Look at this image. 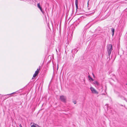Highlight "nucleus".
I'll list each match as a JSON object with an SVG mask.
<instances>
[{
  "label": "nucleus",
  "instance_id": "1",
  "mask_svg": "<svg viewBox=\"0 0 127 127\" xmlns=\"http://www.w3.org/2000/svg\"><path fill=\"white\" fill-rule=\"evenodd\" d=\"M112 49V45L111 44H109L107 48V50L109 57L111 54Z\"/></svg>",
  "mask_w": 127,
  "mask_h": 127
},
{
  "label": "nucleus",
  "instance_id": "2",
  "mask_svg": "<svg viewBox=\"0 0 127 127\" xmlns=\"http://www.w3.org/2000/svg\"><path fill=\"white\" fill-rule=\"evenodd\" d=\"M60 99L63 102H65L66 101V97L64 95L60 96Z\"/></svg>",
  "mask_w": 127,
  "mask_h": 127
},
{
  "label": "nucleus",
  "instance_id": "3",
  "mask_svg": "<svg viewBox=\"0 0 127 127\" xmlns=\"http://www.w3.org/2000/svg\"><path fill=\"white\" fill-rule=\"evenodd\" d=\"M91 91L92 93L94 94H98V93L97 92L96 90L93 88L91 87L90 88Z\"/></svg>",
  "mask_w": 127,
  "mask_h": 127
},
{
  "label": "nucleus",
  "instance_id": "4",
  "mask_svg": "<svg viewBox=\"0 0 127 127\" xmlns=\"http://www.w3.org/2000/svg\"><path fill=\"white\" fill-rule=\"evenodd\" d=\"M111 30L112 31V36H113L114 35V34L115 32V29L113 28H111Z\"/></svg>",
  "mask_w": 127,
  "mask_h": 127
},
{
  "label": "nucleus",
  "instance_id": "5",
  "mask_svg": "<svg viewBox=\"0 0 127 127\" xmlns=\"http://www.w3.org/2000/svg\"><path fill=\"white\" fill-rule=\"evenodd\" d=\"M78 0H76L75 1V4L76 5V9H77L78 8Z\"/></svg>",
  "mask_w": 127,
  "mask_h": 127
},
{
  "label": "nucleus",
  "instance_id": "6",
  "mask_svg": "<svg viewBox=\"0 0 127 127\" xmlns=\"http://www.w3.org/2000/svg\"><path fill=\"white\" fill-rule=\"evenodd\" d=\"M94 84H96L97 85H99V83L96 81H94Z\"/></svg>",
  "mask_w": 127,
  "mask_h": 127
},
{
  "label": "nucleus",
  "instance_id": "7",
  "mask_svg": "<svg viewBox=\"0 0 127 127\" xmlns=\"http://www.w3.org/2000/svg\"><path fill=\"white\" fill-rule=\"evenodd\" d=\"M38 73L39 69H37V70L36 71H35L34 73L35 74H36V75H37L38 74Z\"/></svg>",
  "mask_w": 127,
  "mask_h": 127
},
{
  "label": "nucleus",
  "instance_id": "8",
  "mask_svg": "<svg viewBox=\"0 0 127 127\" xmlns=\"http://www.w3.org/2000/svg\"><path fill=\"white\" fill-rule=\"evenodd\" d=\"M88 77L89 78V80H90V79H91L92 80V81H93L94 80L93 78H91L90 75H89L88 76Z\"/></svg>",
  "mask_w": 127,
  "mask_h": 127
},
{
  "label": "nucleus",
  "instance_id": "9",
  "mask_svg": "<svg viewBox=\"0 0 127 127\" xmlns=\"http://www.w3.org/2000/svg\"><path fill=\"white\" fill-rule=\"evenodd\" d=\"M39 8L40 9L41 11L44 14V12H43V11L42 10V8L41 7H40V8Z\"/></svg>",
  "mask_w": 127,
  "mask_h": 127
},
{
  "label": "nucleus",
  "instance_id": "10",
  "mask_svg": "<svg viewBox=\"0 0 127 127\" xmlns=\"http://www.w3.org/2000/svg\"><path fill=\"white\" fill-rule=\"evenodd\" d=\"M122 99L125 100L126 101H127L126 99L124 97H121Z\"/></svg>",
  "mask_w": 127,
  "mask_h": 127
},
{
  "label": "nucleus",
  "instance_id": "11",
  "mask_svg": "<svg viewBox=\"0 0 127 127\" xmlns=\"http://www.w3.org/2000/svg\"><path fill=\"white\" fill-rule=\"evenodd\" d=\"M37 6L39 8H40V7H41V6H40V4L39 3H38L37 4Z\"/></svg>",
  "mask_w": 127,
  "mask_h": 127
},
{
  "label": "nucleus",
  "instance_id": "12",
  "mask_svg": "<svg viewBox=\"0 0 127 127\" xmlns=\"http://www.w3.org/2000/svg\"><path fill=\"white\" fill-rule=\"evenodd\" d=\"M37 75H36V74H35L34 73L33 75V77L32 78V79H33V77H35Z\"/></svg>",
  "mask_w": 127,
  "mask_h": 127
},
{
  "label": "nucleus",
  "instance_id": "13",
  "mask_svg": "<svg viewBox=\"0 0 127 127\" xmlns=\"http://www.w3.org/2000/svg\"><path fill=\"white\" fill-rule=\"evenodd\" d=\"M73 102L74 103V104H75L76 103V101L74 100L73 101Z\"/></svg>",
  "mask_w": 127,
  "mask_h": 127
},
{
  "label": "nucleus",
  "instance_id": "14",
  "mask_svg": "<svg viewBox=\"0 0 127 127\" xmlns=\"http://www.w3.org/2000/svg\"><path fill=\"white\" fill-rule=\"evenodd\" d=\"M15 93H16V92H13V93H12L10 94H8L7 95H12V94H15Z\"/></svg>",
  "mask_w": 127,
  "mask_h": 127
},
{
  "label": "nucleus",
  "instance_id": "15",
  "mask_svg": "<svg viewBox=\"0 0 127 127\" xmlns=\"http://www.w3.org/2000/svg\"><path fill=\"white\" fill-rule=\"evenodd\" d=\"M20 127H22V125L21 124H20L19 125Z\"/></svg>",
  "mask_w": 127,
  "mask_h": 127
},
{
  "label": "nucleus",
  "instance_id": "16",
  "mask_svg": "<svg viewBox=\"0 0 127 127\" xmlns=\"http://www.w3.org/2000/svg\"><path fill=\"white\" fill-rule=\"evenodd\" d=\"M74 50H75V49H74V50H72V52L73 51H74Z\"/></svg>",
  "mask_w": 127,
  "mask_h": 127
},
{
  "label": "nucleus",
  "instance_id": "17",
  "mask_svg": "<svg viewBox=\"0 0 127 127\" xmlns=\"http://www.w3.org/2000/svg\"><path fill=\"white\" fill-rule=\"evenodd\" d=\"M88 3H89V1H88Z\"/></svg>",
  "mask_w": 127,
  "mask_h": 127
},
{
  "label": "nucleus",
  "instance_id": "18",
  "mask_svg": "<svg viewBox=\"0 0 127 127\" xmlns=\"http://www.w3.org/2000/svg\"><path fill=\"white\" fill-rule=\"evenodd\" d=\"M77 51H76V52H75V53H76L77 52Z\"/></svg>",
  "mask_w": 127,
  "mask_h": 127
},
{
  "label": "nucleus",
  "instance_id": "19",
  "mask_svg": "<svg viewBox=\"0 0 127 127\" xmlns=\"http://www.w3.org/2000/svg\"><path fill=\"white\" fill-rule=\"evenodd\" d=\"M126 85H127V83H126Z\"/></svg>",
  "mask_w": 127,
  "mask_h": 127
},
{
  "label": "nucleus",
  "instance_id": "20",
  "mask_svg": "<svg viewBox=\"0 0 127 127\" xmlns=\"http://www.w3.org/2000/svg\"><path fill=\"white\" fill-rule=\"evenodd\" d=\"M39 67H40V66ZM40 68H39V70H40Z\"/></svg>",
  "mask_w": 127,
  "mask_h": 127
},
{
  "label": "nucleus",
  "instance_id": "21",
  "mask_svg": "<svg viewBox=\"0 0 127 127\" xmlns=\"http://www.w3.org/2000/svg\"><path fill=\"white\" fill-rule=\"evenodd\" d=\"M93 75L94 76V75L93 74Z\"/></svg>",
  "mask_w": 127,
  "mask_h": 127
}]
</instances>
